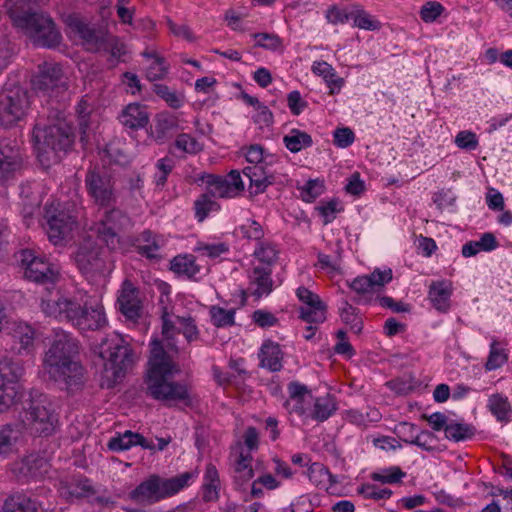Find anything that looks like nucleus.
I'll return each instance as SVG.
<instances>
[{"mask_svg":"<svg viewBox=\"0 0 512 512\" xmlns=\"http://www.w3.org/2000/svg\"><path fill=\"white\" fill-rule=\"evenodd\" d=\"M357 493L364 498L374 500L388 499L392 495V491L390 489H381L370 483H366L358 487Z\"/></svg>","mask_w":512,"mask_h":512,"instance_id":"nucleus-52","label":"nucleus"},{"mask_svg":"<svg viewBox=\"0 0 512 512\" xmlns=\"http://www.w3.org/2000/svg\"><path fill=\"white\" fill-rule=\"evenodd\" d=\"M117 303L121 313L129 320H137L142 311L139 290L128 280L124 281L119 290Z\"/></svg>","mask_w":512,"mask_h":512,"instance_id":"nucleus-19","label":"nucleus"},{"mask_svg":"<svg viewBox=\"0 0 512 512\" xmlns=\"http://www.w3.org/2000/svg\"><path fill=\"white\" fill-rule=\"evenodd\" d=\"M77 352L76 341L68 333L58 331L43 359L45 373L69 393L80 390L85 382L84 369L74 359Z\"/></svg>","mask_w":512,"mask_h":512,"instance_id":"nucleus-3","label":"nucleus"},{"mask_svg":"<svg viewBox=\"0 0 512 512\" xmlns=\"http://www.w3.org/2000/svg\"><path fill=\"white\" fill-rule=\"evenodd\" d=\"M75 30L82 39V44L86 50L91 52L102 51L106 37L104 32L95 30L81 21L75 23Z\"/></svg>","mask_w":512,"mask_h":512,"instance_id":"nucleus-30","label":"nucleus"},{"mask_svg":"<svg viewBox=\"0 0 512 512\" xmlns=\"http://www.w3.org/2000/svg\"><path fill=\"white\" fill-rule=\"evenodd\" d=\"M22 422L32 433L48 435L54 430L57 418L50 402L46 398H39L30 401Z\"/></svg>","mask_w":512,"mask_h":512,"instance_id":"nucleus-11","label":"nucleus"},{"mask_svg":"<svg viewBox=\"0 0 512 512\" xmlns=\"http://www.w3.org/2000/svg\"><path fill=\"white\" fill-rule=\"evenodd\" d=\"M334 144L339 148H347L353 144L355 140L354 132L348 128H337L333 133Z\"/></svg>","mask_w":512,"mask_h":512,"instance_id":"nucleus-62","label":"nucleus"},{"mask_svg":"<svg viewBox=\"0 0 512 512\" xmlns=\"http://www.w3.org/2000/svg\"><path fill=\"white\" fill-rule=\"evenodd\" d=\"M280 486V482L270 473L259 475L252 483L248 491V501L255 498L264 497V489L275 490Z\"/></svg>","mask_w":512,"mask_h":512,"instance_id":"nucleus-40","label":"nucleus"},{"mask_svg":"<svg viewBox=\"0 0 512 512\" xmlns=\"http://www.w3.org/2000/svg\"><path fill=\"white\" fill-rule=\"evenodd\" d=\"M31 107L29 92L18 85H6L0 92V123L11 127L23 121Z\"/></svg>","mask_w":512,"mask_h":512,"instance_id":"nucleus-7","label":"nucleus"},{"mask_svg":"<svg viewBox=\"0 0 512 512\" xmlns=\"http://www.w3.org/2000/svg\"><path fill=\"white\" fill-rule=\"evenodd\" d=\"M256 44L269 50H278L282 47L280 38L275 34L259 33L255 34Z\"/></svg>","mask_w":512,"mask_h":512,"instance_id":"nucleus-64","label":"nucleus"},{"mask_svg":"<svg viewBox=\"0 0 512 512\" xmlns=\"http://www.w3.org/2000/svg\"><path fill=\"white\" fill-rule=\"evenodd\" d=\"M163 340L155 339L151 342V351L145 378L147 393L156 400L161 401H190L188 387L184 383L171 381V378L180 372L178 364L165 349L178 352L174 336L182 333L188 342L198 338V329L194 321L188 317H175L165 310L162 314Z\"/></svg>","mask_w":512,"mask_h":512,"instance_id":"nucleus-1","label":"nucleus"},{"mask_svg":"<svg viewBox=\"0 0 512 512\" xmlns=\"http://www.w3.org/2000/svg\"><path fill=\"white\" fill-rule=\"evenodd\" d=\"M253 256L262 267L271 268L278 259V250L272 242L262 240L256 244Z\"/></svg>","mask_w":512,"mask_h":512,"instance_id":"nucleus-41","label":"nucleus"},{"mask_svg":"<svg viewBox=\"0 0 512 512\" xmlns=\"http://www.w3.org/2000/svg\"><path fill=\"white\" fill-rule=\"evenodd\" d=\"M210 315L215 326L223 327L234 324V311L232 309L226 310L218 306H212Z\"/></svg>","mask_w":512,"mask_h":512,"instance_id":"nucleus-53","label":"nucleus"},{"mask_svg":"<svg viewBox=\"0 0 512 512\" xmlns=\"http://www.w3.org/2000/svg\"><path fill=\"white\" fill-rule=\"evenodd\" d=\"M20 165L21 158L18 151L0 141V181L10 178Z\"/></svg>","mask_w":512,"mask_h":512,"instance_id":"nucleus-27","label":"nucleus"},{"mask_svg":"<svg viewBox=\"0 0 512 512\" xmlns=\"http://www.w3.org/2000/svg\"><path fill=\"white\" fill-rule=\"evenodd\" d=\"M220 480L216 467L212 464L207 465L204 482L202 486L203 499L207 502L215 501L219 496Z\"/></svg>","mask_w":512,"mask_h":512,"instance_id":"nucleus-39","label":"nucleus"},{"mask_svg":"<svg viewBox=\"0 0 512 512\" xmlns=\"http://www.w3.org/2000/svg\"><path fill=\"white\" fill-rule=\"evenodd\" d=\"M35 90L51 94L55 89L64 88L66 78L59 64L44 63L39 67V73L33 78Z\"/></svg>","mask_w":512,"mask_h":512,"instance_id":"nucleus-18","label":"nucleus"},{"mask_svg":"<svg viewBox=\"0 0 512 512\" xmlns=\"http://www.w3.org/2000/svg\"><path fill=\"white\" fill-rule=\"evenodd\" d=\"M394 432L400 440L407 444L416 445L426 451L433 449L431 445L434 439L433 434L428 431L418 433L416 425L412 423L401 422L395 426Z\"/></svg>","mask_w":512,"mask_h":512,"instance_id":"nucleus-22","label":"nucleus"},{"mask_svg":"<svg viewBox=\"0 0 512 512\" xmlns=\"http://www.w3.org/2000/svg\"><path fill=\"white\" fill-rule=\"evenodd\" d=\"M287 390L289 397L284 403L286 410L307 420L314 399L311 390L297 381L290 382Z\"/></svg>","mask_w":512,"mask_h":512,"instance_id":"nucleus-17","label":"nucleus"},{"mask_svg":"<svg viewBox=\"0 0 512 512\" xmlns=\"http://www.w3.org/2000/svg\"><path fill=\"white\" fill-rule=\"evenodd\" d=\"M101 354L103 357L107 355V361L104 364L102 373V385L110 388L125 376L126 371L134 362V355L129 345L121 339L108 346L107 349H103Z\"/></svg>","mask_w":512,"mask_h":512,"instance_id":"nucleus-8","label":"nucleus"},{"mask_svg":"<svg viewBox=\"0 0 512 512\" xmlns=\"http://www.w3.org/2000/svg\"><path fill=\"white\" fill-rule=\"evenodd\" d=\"M75 262L87 277L94 278L104 272L105 263L102 258V250L98 244L89 240L78 248L75 254Z\"/></svg>","mask_w":512,"mask_h":512,"instance_id":"nucleus-16","label":"nucleus"},{"mask_svg":"<svg viewBox=\"0 0 512 512\" xmlns=\"http://www.w3.org/2000/svg\"><path fill=\"white\" fill-rule=\"evenodd\" d=\"M317 497L309 494L299 496L289 506V511L294 512H313V507L317 504Z\"/></svg>","mask_w":512,"mask_h":512,"instance_id":"nucleus-60","label":"nucleus"},{"mask_svg":"<svg viewBox=\"0 0 512 512\" xmlns=\"http://www.w3.org/2000/svg\"><path fill=\"white\" fill-rule=\"evenodd\" d=\"M24 0H8L5 4L13 24L21 28L38 46L52 48L61 41V34L53 21L44 14L24 8Z\"/></svg>","mask_w":512,"mask_h":512,"instance_id":"nucleus-5","label":"nucleus"},{"mask_svg":"<svg viewBox=\"0 0 512 512\" xmlns=\"http://www.w3.org/2000/svg\"><path fill=\"white\" fill-rule=\"evenodd\" d=\"M17 433L9 427L0 428V456H6L15 449Z\"/></svg>","mask_w":512,"mask_h":512,"instance_id":"nucleus-51","label":"nucleus"},{"mask_svg":"<svg viewBox=\"0 0 512 512\" xmlns=\"http://www.w3.org/2000/svg\"><path fill=\"white\" fill-rule=\"evenodd\" d=\"M48 469L47 460L38 454L25 457L19 467L20 473L28 478H40L48 472Z\"/></svg>","mask_w":512,"mask_h":512,"instance_id":"nucleus-35","label":"nucleus"},{"mask_svg":"<svg viewBox=\"0 0 512 512\" xmlns=\"http://www.w3.org/2000/svg\"><path fill=\"white\" fill-rule=\"evenodd\" d=\"M42 505L26 495L18 494L8 497L2 507V512H39Z\"/></svg>","mask_w":512,"mask_h":512,"instance_id":"nucleus-36","label":"nucleus"},{"mask_svg":"<svg viewBox=\"0 0 512 512\" xmlns=\"http://www.w3.org/2000/svg\"><path fill=\"white\" fill-rule=\"evenodd\" d=\"M175 146L183 152L195 154L202 150L201 144L189 134H180L176 138Z\"/></svg>","mask_w":512,"mask_h":512,"instance_id":"nucleus-58","label":"nucleus"},{"mask_svg":"<svg viewBox=\"0 0 512 512\" xmlns=\"http://www.w3.org/2000/svg\"><path fill=\"white\" fill-rule=\"evenodd\" d=\"M285 147L292 153H297L304 148L312 145L311 136L299 129H291L288 134L283 137Z\"/></svg>","mask_w":512,"mask_h":512,"instance_id":"nucleus-44","label":"nucleus"},{"mask_svg":"<svg viewBox=\"0 0 512 512\" xmlns=\"http://www.w3.org/2000/svg\"><path fill=\"white\" fill-rule=\"evenodd\" d=\"M128 223V217L121 210L112 208L100 216L92 230L108 248L115 249L119 242L118 234Z\"/></svg>","mask_w":512,"mask_h":512,"instance_id":"nucleus-13","label":"nucleus"},{"mask_svg":"<svg viewBox=\"0 0 512 512\" xmlns=\"http://www.w3.org/2000/svg\"><path fill=\"white\" fill-rule=\"evenodd\" d=\"M142 55L151 60V63L146 69V78L149 81L163 79L168 72V65L166 64L165 59L154 50L146 49Z\"/></svg>","mask_w":512,"mask_h":512,"instance_id":"nucleus-37","label":"nucleus"},{"mask_svg":"<svg viewBox=\"0 0 512 512\" xmlns=\"http://www.w3.org/2000/svg\"><path fill=\"white\" fill-rule=\"evenodd\" d=\"M24 369L19 362L8 358L0 360V412L9 409L20 395L19 380Z\"/></svg>","mask_w":512,"mask_h":512,"instance_id":"nucleus-12","label":"nucleus"},{"mask_svg":"<svg viewBox=\"0 0 512 512\" xmlns=\"http://www.w3.org/2000/svg\"><path fill=\"white\" fill-rule=\"evenodd\" d=\"M309 480L318 488L328 490L335 483L332 474L321 463H313L308 469Z\"/></svg>","mask_w":512,"mask_h":512,"instance_id":"nucleus-43","label":"nucleus"},{"mask_svg":"<svg viewBox=\"0 0 512 512\" xmlns=\"http://www.w3.org/2000/svg\"><path fill=\"white\" fill-rule=\"evenodd\" d=\"M452 291L453 287L450 281H433L429 286V299L434 308L440 312H447L450 308Z\"/></svg>","mask_w":512,"mask_h":512,"instance_id":"nucleus-26","label":"nucleus"},{"mask_svg":"<svg viewBox=\"0 0 512 512\" xmlns=\"http://www.w3.org/2000/svg\"><path fill=\"white\" fill-rule=\"evenodd\" d=\"M143 239L146 242L139 246L140 252L148 258H157L160 249V243L156 237H153L150 232L143 233Z\"/></svg>","mask_w":512,"mask_h":512,"instance_id":"nucleus-61","label":"nucleus"},{"mask_svg":"<svg viewBox=\"0 0 512 512\" xmlns=\"http://www.w3.org/2000/svg\"><path fill=\"white\" fill-rule=\"evenodd\" d=\"M195 474L184 472L172 478H162L157 475L150 476L141 482L129 494V498L138 503H156L164 498L171 497L189 485Z\"/></svg>","mask_w":512,"mask_h":512,"instance_id":"nucleus-6","label":"nucleus"},{"mask_svg":"<svg viewBox=\"0 0 512 512\" xmlns=\"http://www.w3.org/2000/svg\"><path fill=\"white\" fill-rule=\"evenodd\" d=\"M475 428L464 422L449 421L445 429V436L447 439L459 442L470 439L474 436Z\"/></svg>","mask_w":512,"mask_h":512,"instance_id":"nucleus-45","label":"nucleus"},{"mask_svg":"<svg viewBox=\"0 0 512 512\" xmlns=\"http://www.w3.org/2000/svg\"><path fill=\"white\" fill-rule=\"evenodd\" d=\"M243 174L249 180V188L252 194L264 192L268 185L273 182L272 176L267 175L261 165L246 167Z\"/></svg>","mask_w":512,"mask_h":512,"instance_id":"nucleus-34","label":"nucleus"},{"mask_svg":"<svg viewBox=\"0 0 512 512\" xmlns=\"http://www.w3.org/2000/svg\"><path fill=\"white\" fill-rule=\"evenodd\" d=\"M40 306L46 316L70 322L82 331L100 330L107 325L103 305L86 294L50 292L48 298L41 299Z\"/></svg>","mask_w":512,"mask_h":512,"instance_id":"nucleus-2","label":"nucleus"},{"mask_svg":"<svg viewBox=\"0 0 512 512\" xmlns=\"http://www.w3.org/2000/svg\"><path fill=\"white\" fill-rule=\"evenodd\" d=\"M455 144L461 149L474 150L478 146V139L475 133L464 130L456 135Z\"/></svg>","mask_w":512,"mask_h":512,"instance_id":"nucleus-63","label":"nucleus"},{"mask_svg":"<svg viewBox=\"0 0 512 512\" xmlns=\"http://www.w3.org/2000/svg\"><path fill=\"white\" fill-rule=\"evenodd\" d=\"M59 492L60 495L68 501L86 498L94 493L90 481L86 478H78L72 479L71 481L61 482Z\"/></svg>","mask_w":512,"mask_h":512,"instance_id":"nucleus-28","label":"nucleus"},{"mask_svg":"<svg viewBox=\"0 0 512 512\" xmlns=\"http://www.w3.org/2000/svg\"><path fill=\"white\" fill-rule=\"evenodd\" d=\"M323 190V183L318 180H309L299 188L300 197L306 202L314 201L323 193Z\"/></svg>","mask_w":512,"mask_h":512,"instance_id":"nucleus-55","label":"nucleus"},{"mask_svg":"<svg viewBox=\"0 0 512 512\" xmlns=\"http://www.w3.org/2000/svg\"><path fill=\"white\" fill-rule=\"evenodd\" d=\"M271 268L255 266L249 274V290L256 297L268 295L272 291Z\"/></svg>","mask_w":512,"mask_h":512,"instance_id":"nucleus-25","label":"nucleus"},{"mask_svg":"<svg viewBox=\"0 0 512 512\" xmlns=\"http://www.w3.org/2000/svg\"><path fill=\"white\" fill-rule=\"evenodd\" d=\"M508 360V354L504 349L498 347L496 342L491 344L490 354L488 356L485 368L488 371L495 370L504 365Z\"/></svg>","mask_w":512,"mask_h":512,"instance_id":"nucleus-50","label":"nucleus"},{"mask_svg":"<svg viewBox=\"0 0 512 512\" xmlns=\"http://www.w3.org/2000/svg\"><path fill=\"white\" fill-rule=\"evenodd\" d=\"M405 476V473L399 467H390L379 473H373L371 478L381 483L394 484L398 483Z\"/></svg>","mask_w":512,"mask_h":512,"instance_id":"nucleus-57","label":"nucleus"},{"mask_svg":"<svg viewBox=\"0 0 512 512\" xmlns=\"http://www.w3.org/2000/svg\"><path fill=\"white\" fill-rule=\"evenodd\" d=\"M261 367L271 372H277L282 369L283 352L279 344L273 341H265L262 344L260 354Z\"/></svg>","mask_w":512,"mask_h":512,"instance_id":"nucleus-29","label":"nucleus"},{"mask_svg":"<svg viewBox=\"0 0 512 512\" xmlns=\"http://www.w3.org/2000/svg\"><path fill=\"white\" fill-rule=\"evenodd\" d=\"M85 187L92 201L100 207L116 203L117 192L112 175L104 168L90 169L85 177Z\"/></svg>","mask_w":512,"mask_h":512,"instance_id":"nucleus-10","label":"nucleus"},{"mask_svg":"<svg viewBox=\"0 0 512 512\" xmlns=\"http://www.w3.org/2000/svg\"><path fill=\"white\" fill-rule=\"evenodd\" d=\"M311 69L315 75L323 78L331 95L340 92L344 85V79L337 75L332 65L325 61H315Z\"/></svg>","mask_w":512,"mask_h":512,"instance_id":"nucleus-31","label":"nucleus"},{"mask_svg":"<svg viewBox=\"0 0 512 512\" xmlns=\"http://www.w3.org/2000/svg\"><path fill=\"white\" fill-rule=\"evenodd\" d=\"M340 316L342 321L350 326L354 333H360L362 330V319L358 316L357 309L349 304L347 301L343 303L340 309Z\"/></svg>","mask_w":512,"mask_h":512,"instance_id":"nucleus-48","label":"nucleus"},{"mask_svg":"<svg viewBox=\"0 0 512 512\" xmlns=\"http://www.w3.org/2000/svg\"><path fill=\"white\" fill-rule=\"evenodd\" d=\"M102 51L108 52L115 59H120L126 53V48L117 37L106 34Z\"/></svg>","mask_w":512,"mask_h":512,"instance_id":"nucleus-59","label":"nucleus"},{"mask_svg":"<svg viewBox=\"0 0 512 512\" xmlns=\"http://www.w3.org/2000/svg\"><path fill=\"white\" fill-rule=\"evenodd\" d=\"M233 483L237 491L242 493L244 501H248V491L251 487V480L254 478L252 467L253 457L250 452L240 446L233 454Z\"/></svg>","mask_w":512,"mask_h":512,"instance_id":"nucleus-15","label":"nucleus"},{"mask_svg":"<svg viewBox=\"0 0 512 512\" xmlns=\"http://www.w3.org/2000/svg\"><path fill=\"white\" fill-rule=\"evenodd\" d=\"M199 179L207 184V193L212 198H233L244 190V183L237 170H232L227 177L203 174Z\"/></svg>","mask_w":512,"mask_h":512,"instance_id":"nucleus-14","label":"nucleus"},{"mask_svg":"<svg viewBox=\"0 0 512 512\" xmlns=\"http://www.w3.org/2000/svg\"><path fill=\"white\" fill-rule=\"evenodd\" d=\"M119 120L124 127L137 130L148 124L149 114L144 105L130 103L122 110Z\"/></svg>","mask_w":512,"mask_h":512,"instance_id":"nucleus-24","label":"nucleus"},{"mask_svg":"<svg viewBox=\"0 0 512 512\" xmlns=\"http://www.w3.org/2000/svg\"><path fill=\"white\" fill-rule=\"evenodd\" d=\"M45 217L47 219L46 233L49 240L55 245L65 240L75 226L73 217L62 211L52 214L48 209Z\"/></svg>","mask_w":512,"mask_h":512,"instance_id":"nucleus-20","label":"nucleus"},{"mask_svg":"<svg viewBox=\"0 0 512 512\" xmlns=\"http://www.w3.org/2000/svg\"><path fill=\"white\" fill-rule=\"evenodd\" d=\"M111 451L120 452L129 450L134 446H141L144 449L154 450L155 445L147 441L141 434L126 430L123 433H118L116 436L110 438L107 443Z\"/></svg>","mask_w":512,"mask_h":512,"instance_id":"nucleus-23","label":"nucleus"},{"mask_svg":"<svg viewBox=\"0 0 512 512\" xmlns=\"http://www.w3.org/2000/svg\"><path fill=\"white\" fill-rule=\"evenodd\" d=\"M300 318L309 324H319L326 319L325 304L304 306L300 309Z\"/></svg>","mask_w":512,"mask_h":512,"instance_id":"nucleus-49","label":"nucleus"},{"mask_svg":"<svg viewBox=\"0 0 512 512\" xmlns=\"http://www.w3.org/2000/svg\"><path fill=\"white\" fill-rule=\"evenodd\" d=\"M391 280V269L383 271L376 269L369 275L356 277L349 283V286L358 294H368L380 291Z\"/></svg>","mask_w":512,"mask_h":512,"instance_id":"nucleus-21","label":"nucleus"},{"mask_svg":"<svg viewBox=\"0 0 512 512\" xmlns=\"http://www.w3.org/2000/svg\"><path fill=\"white\" fill-rule=\"evenodd\" d=\"M239 231L242 237L249 240L257 241V243L259 241H262V238L264 236L262 226L252 219L246 220V222L239 227Z\"/></svg>","mask_w":512,"mask_h":512,"instance_id":"nucleus-54","label":"nucleus"},{"mask_svg":"<svg viewBox=\"0 0 512 512\" xmlns=\"http://www.w3.org/2000/svg\"><path fill=\"white\" fill-rule=\"evenodd\" d=\"M34 147L42 166L49 167L61 160L74 141L73 128L66 117L58 113L47 126L36 124L33 130Z\"/></svg>","mask_w":512,"mask_h":512,"instance_id":"nucleus-4","label":"nucleus"},{"mask_svg":"<svg viewBox=\"0 0 512 512\" xmlns=\"http://www.w3.org/2000/svg\"><path fill=\"white\" fill-rule=\"evenodd\" d=\"M170 269L178 274L188 278L194 277L199 271L200 267L195 262L193 255H178L171 261Z\"/></svg>","mask_w":512,"mask_h":512,"instance_id":"nucleus-42","label":"nucleus"},{"mask_svg":"<svg viewBox=\"0 0 512 512\" xmlns=\"http://www.w3.org/2000/svg\"><path fill=\"white\" fill-rule=\"evenodd\" d=\"M352 16L354 25L360 29L373 31L378 30L381 27V23L364 10H359L356 13L352 14Z\"/></svg>","mask_w":512,"mask_h":512,"instance_id":"nucleus-56","label":"nucleus"},{"mask_svg":"<svg viewBox=\"0 0 512 512\" xmlns=\"http://www.w3.org/2000/svg\"><path fill=\"white\" fill-rule=\"evenodd\" d=\"M336 410L337 403L332 395L326 394L321 397H314L307 420L312 419L318 422H323L331 417Z\"/></svg>","mask_w":512,"mask_h":512,"instance_id":"nucleus-33","label":"nucleus"},{"mask_svg":"<svg viewBox=\"0 0 512 512\" xmlns=\"http://www.w3.org/2000/svg\"><path fill=\"white\" fill-rule=\"evenodd\" d=\"M157 96L162 98L171 108H180L184 103V96L181 93L171 90L163 84H155L153 87Z\"/></svg>","mask_w":512,"mask_h":512,"instance_id":"nucleus-47","label":"nucleus"},{"mask_svg":"<svg viewBox=\"0 0 512 512\" xmlns=\"http://www.w3.org/2000/svg\"><path fill=\"white\" fill-rule=\"evenodd\" d=\"M10 334L12 335L14 341L19 344L17 353H29L34 345L35 331L34 329L22 322H14L10 327Z\"/></svg>","mask_w":512,"mask_h":512,"instance_id":"nucleus-32","label":"nucleus"},{"mask_svg":"<svg viewBox=\"0 0 512 512\" xmlns=\"http://www.w3.org/2000/svg\"><path fill=\"white\" fill-rule=\"evenodd\" d=\"M487 408L498 421L508 422L510 420L512 407L505 395L501 393L490 395L488 398Z\"/></svg>","mask_w":512,"mask_h":512,"instance_id":"nucleus-38","label":"nucleus"},{"mask_svg":"<svg viewBox=\"0 0 512 512\" xmlns=\"http://www.w3.org/2000/svg\"><path fill=\"white\" fill-rule=\"evenodd\" d=\"M23 269L24 277L36 283H53L58 275L57 266L30 249H23L16 254Z\"/></svg>","mask_w":512,"mask_h":512,"instance_id":"nucleus-9","label":"nucleus"},{"mask_svg":"<svg viewBox=\"0 0 512 512\" xmlns=\"http://www.w3.org/2000/svg\"><path fill=\"white\" fill-rule=\"evenodd\" d=\"M219 208L218 203L207 192L201 194L194 202L195 217L199 222H202L210 212L217 211Z\"/></svg>","mask_w":512,"mask_h":512,"instance_id":"nucleus-46","label":"nucleus"}]
</instances>
